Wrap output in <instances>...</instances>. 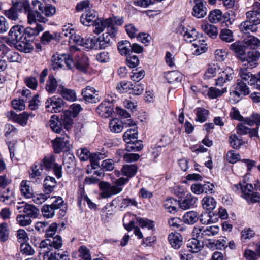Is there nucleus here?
I'll list each match as a JSON object with an SVG mask.
<instances>
[{
	"instance_id": "nucleus-37",
	"label": "nucleus",
	"mask_w": 260,
	"mask_h": 260,
	"mask_svg": "<svg viewBox=\"0 0 260 260\" xmlns=\"http://www.w3.org/2000/svg\"><path fill=\"white\" fill-rule=\"evenodd\" d=\"M56 101H51L50 102V113H59L63 108V102L62 99H55Z\"/></svg>"
},
{
	"instance_id": "nucleus-22",
	"label": "nucleus",
	"mask_w": 260,
	"mask_h": 260,
	"mask_svg": "<svg viewBox=\"0 0 260 260\" xmlns=\"http://www.w3.org/2000/svg\"><path fill=\"white\" fill-rule=\"evenodd\" d=\"M249 93V89L246 84L242 82H238L236 87L231 90L232 96H246Z\"/></svg>"
},
{
	"instance_id": "nucleus-26",
	"label": "nucleus",
	"mask_w": 260,
	"mask_h": 260,
	"mask_svg": "<svg viewBox=\"0 0 260 260\" xmlns=\"http://www.w3.org/2000/svg\"><path fill=\"white\" fill-rule=\"evenodd\" d=\"M48 239L42 240L39 244V260H49V244Z\"/></svg>"
},
{
	"instance_id": "nucleus-5",
	"label": "nucleus",
	"mask_w": 260,
	"mask_h": 260,
	"mask_svg": "<svg viewBox=\"0 0 260 260\" xmlns=\"http://www.w3.org/2000/svg\"><path fill=\"white\" fill-rule=\"evenodd\" d=\"M260 57V53L256 50H252L240 56V60L243 66L252 69L257 65V61Z\"/></svg>"
},
{
	"instance_id": "nucleus-47",
	"label": "nucleus",
	"mask_w": 260,
	"mask_h": 260,
	"mask_svg": "<svg viewBox=\"0 0 260 260\" xmlns=\"http://www.w3.org/2000/svg\"><path fill=\"white\" fill-rule=\"evenodd\" d=\"M123 122L117 118H114L110 120L109 122V128L114 133H119L123 129Z\"/></svg>"
},
{
	"instance_id": "nucleus-9",
	"label": "nucleus",
	"mask_w": 260,
	"mask_h": 260,
	"mask_svg": "<svg viewBox=\"0 0 260 260\" xmlns=\"http://www.w3.org/2000/svg\"><path fill=\"white\" fill-rule=\"evenodd\" d=\"M219 76L216 79L215 85L216 86H222L224 84L233 80L234 77V71L229 67L221 68L219 72Z\"/></svg>"
},
{
	"instance_id": "nucleus-50",
	"label": "nucleus",
	"mask_w": 260,
	"mask_h": 260,
	"mask_svg": "<svg viewBox=\"0 0 260 260\" xmlns=\"http://www.w3.org/2000/svg\"><path fill=\"white\" fill-rule=\"evenodd\" d=\"M204 226H194L192 232V237L201 241L202 239H206V235Z\"/></svg>"
},
{
	"instance_id": "nucleus-28",
	"label": "nucleus",
	"mask_w": 260,
	"mask_h": 260,
	"mask_svg": "<svg viewBox=\"0 0 260 260\" xmlns=\"http://www.w3.org/2000/svg\"><path fill=\"white\" fill-rule=\"evenodd\" d=\"M220 70H221V67L218 63L209 64L208 68L207 69L204 75V79H209L214 77L216 76L217 73H219Z\"/></svg>"
},
{
	"instance_id": "nucleus-45",
	"label": "nucleus",
	"mask_w": 260,
	"mask_h": 260,
	"mask_svg": "<svg viewBox=\"0 0 260 260\" xmlns=\"http://www.w3.org/2000/svg\"><path fill=\"white\" fill-rule=\"evenodd\" d=\"M137 223L142 228H146L149 230L154 229V221L146 218L138 217L136 219Z\"/></svg>"
},
{
	"instance_id": "nucleus-18",
	"label": "nucleus",
	"mask_w": 260,
	"mask_h": 260,
	"mask_svg": "<svg viewBox=\"0 0 260 260\" xmlns=\"http://www.w3.org/2000/svg\"><path fill=\"white\" fill-rule=\"evenodd\" d=\"M168 240L171 247L176 250L179 249L183 244L182 236L177 232H172L169 234Z\"/></svg>"
},
{
	"instance_id": "nucleus-39",
	"label": "nucleus",
	"mask_w": 260,
	"mask_h": 260,
	"mask_svg": "<svg viewBox=\"0 0 260 260\" xmlns=\"http://www.w3.org/2000/svg\"><path fill=\"white\" fill-rule=\"evenodd\" d=\"M183 219L185 223L192 225L199 220V214L194 211H190L184 215Z\"/></svg>"
},
{
	"instance_id": "nucleus-59",
	"label": "nucleus",
	"mask_w": 260,
	"mask_h": 260,
	"mask_svg": "<svg viewBox=\"0 0 260 260\" xmlns=\"http://www.w3.org/2000/svg\"><path fill=\"white\" fill-rule=\"evenodd\" d=\"M219 37L220 39L226 42H232L234 41L233 32L228 29H223L221 30Z\"/></svg>"
},
{
	"instance_id": "nucleus-54",
	"label": "nucleus",
	"mask_w": 260,
	"mask_h": 260,
	"mask_svg": "<svg viewBox=\"0 0 260 260\" xmlns=\"http://www.w3.org/2000/svg\"><path fill=\"white\" fill-rule=\"evenodd\" d=\"M138 131L137 127L131 128L127 130L123 134V138L125 142L129 141V140H137L138 138Z\"/></svg>"
},
{
	"instance_id": "nucleus-32",
	"label": "nucleus",
	"mask_w": 260,
	"mask_h": 260,
	"mask_svg": "<svg viewBox=\"0 0 260 260\" xmlns=\"http://www.w3.org/2000/svg\"><path fill=\"white\" fill-rule=\"evenodd\" d=\"M44 28L42 25L37 24L36 26L34 28L31 27H27L24 29V36L29 38L30 41L35 36L38 35L40 32L42 31Z\"/></svg>"
},
{
	"instance_id": "nucleus-23",
	"label": "nucleus",
	"mask_w": 260,
	"mask_h": 260,
	"mask_svg": "<svg viewBox=\"0 0 260 260\" xmlns=\"http://www.w3.org/2000/svg\"><path fill=\"white\" fill-rule=\"evenodd\" d=\"M114 100L112 99H105L100 105H99L97 109L104 113L105 117L110 116L113 112V107L112 103Z\"/></svg>"
},
{
	"instance_id": "nucleus-4",
	"label": "nucleus",
	"mask_w": 260,
	"mask_h": 260,
	"mask_svg": "<svg viewBox=\"0 0 260 260\" xmlns=\"http://www.w3.org/2000/svg\"><path fill=\"white\" fill-rule=\"evenodd\" d=\"M92 25L94 28L93 32L97 35L103 32L105 29H106L107 31H109V33L111 35H113L115 31V26H113L111 18L106 19L98 18Z\"/></svg>"
},
{
	"instance_id": "nucleus-15",
	"label": "nucleus",
	"mask_w": 260,
	"mask_h": 260,
	"mask_svg": "<svg viewBox=\"0 0 260 260\" xmlns=\"http://www.w3.org/2000/svg\"><path fill=\"white\" fill-rule=\"evenodd\" d=\"M237 188H240L242 193V197L246 200H251L253 203H255L256 200L252 198L253 186L251 184H248L246 182L243 183H239L236 185Z\"/></svg>"
},
{
	"instance_id": "nucleus-30",
	"label": "nucleus",
	"mask_w": 260,
	"mask_h": 260,
	"mask_svg": "<svg viewBox=\"0 0 260 260\" xmlns=\"http://www.w3.org/2000/svg\"><path fill=\"white\" fill-rule=\"evenodd\" d=\"M125 150L128 152L140 151L143 147L142 142L141 140H129V141L125 142Z\"/></svg>"
},
{
	"instance_id": "nucleus-42",
	"label": "nucleus",
	"mask_w": 260,
	"mask_h": 260,
	"mask_svg": "<svg viewBox=\"0 0 260 260\" xmlns=\"http://www.w3.org/2000/svg\"><path fill=\"white\" fill-rule=\"evenodd\" d=\"M195 111L196 115L195 120L196 121L203 123L207 120V116L209 114L208 110L202 107H198L195 109Z\"/></svg>"
},
{
	"instance_id": "nucleus-43",
	"label": "nucleus",
	"mask_w": 260,
	"mask_h": 260,
	"mask_svg": "<svg viewBox=\"0 0 260 260\" xmlns=\"http://www.w3.org/2000/svg\"><path fill=\"white\" fill-rule=\"evenodd\" d=\"M225 239L226 238L224 237L223 239L219 240L209 239L208 246L211 248H215L216 249H225L226 244Z\"/></svg>"
},
{
	"instance_id": "nucleus-40",
	"label": "nucleus",
	"mask_w": 260,
	"mask_h": 260,
	"mask_svg": "<svg viewBox=\"0 0 260 260\" xmlns=\"http://www.w3.org/2000/svg\"><path fill=\"white\" fill-rule=\"evenodd\" d=\"M240 29L241 31L245 34H249L250 32H254L257 31V25L252 24L249 20H247L243 22L240 25Z\"/></svg>"
},
{
	"instance_id": "nucleus-36",
	"label": "nucleus",
	"mask_w": 260,
	"mask_h": 260,
	"mask_svg": "<svg viewBox=\"0 0 260 260\" xmlns=\"http://www.w3.org/2000/svg\"><path fill=\"white\" fill-rule=\"evenodd\" d=\"M202 29L209 37L215 38L218 35V29L214 25L209 23H203L201 25Z\"/></svg>"
},
{
	"instance_id": "nucleus-38",
	"label": "nucleus",
	"mask_w": 260,
	"mask_h": 260,
	"mask_svg": "<svg viewBox=\"0 0 260 260\" xmlns=\"http://www.w3.org/2000/svg\"><path fill=\"white\" fill-rule=\"evenodd\" d=\"M164 77L168 83H173L180 81L182 78L181 74L177 71H173L165 73Z\"/></svg>"
},
{
	"instance_id": "nucleus-29",
	"label": "nucleus",
	"mask_w": 260,
	"mask_h": 260,
	"mask_svg": "<svg viewBox=\"0 0 260 260\" xmlns=\"http://www.w3.org/2000/svg\"><path fill=\"white\" fill-rule=\"evenodd\" d=\"M186 246L188 251L192 253H196L202 248L200 240L194 237L188 240Z\"/></svg>"
},
{
	"instance_id": "nucleus-16",
	"label": "nucleus",
	"mask_w": 260,
	"mask_h": 260,
	"mask_svg": "<svg viewBox=\"0 0 260 260\" xmlns=\"http://www.w3.org/2000/svg\"><path fill=\"white\" fill-rule=\"evenodd\" d=\"M108 156V151L103 149L101 152H95L91 153L90 156V165L92 169H95L101 168L99 161L107 157Z\"/></svg>"
},
{
	"instance_id": "nucleus-3",
	"label": "nucleus",
	"mask_w": 260,
	"mask_h": 260,
	"mask_svg": "<svg viewBox=\"0 0 260 260\" xmlns=\"http://www.w3.org/2000/svg\"><path fill=\"white\" fill-rule=\"evenodd\" d=\"M64 63L68 69L71 70L75 67L73 56L71 54L56 53L52 57V67L54 70L61 68Z\"/></svg>"
},
{
	"instance_id": "nucleus-34",
	"label": "nucleus",
	"mask_w": 260,
	"mask_h": 260,
	"mask_svg": "<svg viewBox=\"0 0 260 260\" xmlns=\"http://www.w3.org/2000/svg\"><path fill=\"white\" fill-rule=\"evenodd\" d=\"M229 142L230 146L235 149H239L244 143L242 136H238L236 134H232L229 136Z\"/></svg>"
},
{
	"instance_id": "nucleus-57",
	"label": "nucleus",
	"mask_w": 260,
	"mask_h": 260,
	"mask_svg": "<svg viewBox=\"0 0 260 260\" xmlns=\"http://www.w3.org/2000/svg\"><path fill=\"white\" fill-rule=\"evenodd\" d=\"M82 108L80 104H73L70 107L68 110H66L67 115H71V116L76 118L79 115Z\"/></svg>"
},
{
	"instance_id": "nucleus-21",
	"label": "nucleus",
	"mask_w": 260,
	"mask_h": 260,
	"mask_svg": "<svg viewBox=\"0 0 260 260\" xmlns=\"http://www.w3.org/2000/svg\"><path fill=\"white\" fill-rule=\"evenodd\" d=\"M117 32V28L115 27V31L113 35H111V34L109 33V31L103 34L102 36L99 37L98 41L99 42V46L100 49H105L107 47L110 45L111 39H113L115 37Z\"/></svg>"
},
{
	"instance_id": "nucleus-56",
	"label": "nucleus",
	"mask_w": 260,
	"mask_h": 260,
	"mask_svg": "<svg viewBox=\"0 0 260 260\" xmlns=\"http://www.w3.org/2000/svg\"><path fill=\"white\" fill-rule=\"evenodd\" d=\"M245 123L250 126H252L255 124L256 127L260 126V114L258 113H253L250 117L245 118Z\"/></svg>"
},
{
	"instance_id": "nucleus-7",
	"label": "nucleus",
	"mask_w": 260,
	"mask_h": 260,
	"mask_svg": "<svg viewBox=\"0 0 260 260\" xmlns=\"http://www.w3.org/2000/svg\"><path fill=\"white\" fill-rule=\"evenodd\" d=\"M70 137L67 134H63L60 137H57L51 141L54 152L58 154L62 152L64 148L67 150L69 148Z\"/></svg>"
},
{
	"instance_id": "nucleus-61",
	"label": "nucleus",
	"mask_w": 260,
	"mask_h": 260,
	"mask_svg": "<svg viewBox=\"0 0 260 260\" xmlns=\"http://www.w3.org/2000/svg\"><path fill=\"white\" fill-rule=\"evenodd\" d=\"M145 76V71L143 69H136L133 70L130 76L131 79L135 82H139Z\"/></svg>"
},
{
	"instance_id": "nucleus-13",
	"label": "nucleus",
	"mask_w": 260,
	"mask_h": 260,
	"mask_svg": "<svg viewBox=\"0 0 260 260\" xmlns=\"http://www.w3.org/2000/svg\"><path fill=\"white\" fill-rule=\"evenodd\" d=\"M192 15L197 18H202L207 14L206 2L202 0H194Z\"/></svg>"
},
{
	"instance_id": "nucleus-1",
	"label": "nucleus",
	"mask_w": 260,
	"mask_h": 260,
	"mask_svg": "<svg viewBox=\"0 0 260 260\" xmlns=\"http://www.w3.org/2000/svg\"><path fill=\"white\" fill-rule=\"evenodd\" d=\"M10 38L15 41V47L18 50L24 53H29L33 50L34 47L30 43V40L24 36L23 26L15 25L13 26L9 32Z\"/></svg>"
},
{
	"instance_id": "nucleus-20",
	"label": "nucleus",
	"mask_w": 260,
	"mask_h": 260,
	"mask_svg": "<svg viewBox=\"0 0 260 260\" xmlns=\"http://www.w3.org/2000/svg\"><path fill=\"white\" fill-rule=\"evenodd\" d=\"M15 200V191L10 188H8L0 193V201L6 205H11L14 203Z\"/></svg>"
},
{
	"instance_id": "nucleus-51",
	"label": "nucleus",
	"mask_w": 260,
	"mask_h": 260,
	"mask_svg": "<svg viewBox=\"0 0 260 260\" xmlns=\"http://www.w3.org/2000/svg\"><path fill=\"white\" fill-rule=\"evenodd\" d=\"M131 44L128 41H122L118 43V49L122 55H126L131 51Z\"/></svg>"
},
{
	"instance_id": "nucleus-58",
	"label": "nucleus",
	"mask_w": 260,
	"mask_h": 260,
	"mask_svg": "<svg viewBox=\"0 0 260 260\" xmlns=\"http://www.w3.org/2000/svg\"><path fill=\"white\" fill-rule=\"evenodd\" d=\"M9 236V230L8 225L6 223L0 224V241L4 242L6 241Z\"/></svg>"
},
{
	"instance_id": "nucleus-64",
	"label": "nucleus",
	"mask_w": 260,
	"mask_h": 260,
	"mask_svg": "<svg viewBox=\"0 0 260 260\" xmlns=\"http://www.w3.org/2000/svg\"><path fill=\"white\" fill-rule=\"evenodd\" d=\"M245 44L250 48H254L260 45V41L253 36H249L244 39Z\"/></svg>"
},
{
	"instance_id": "nucleus-27",
	"label": "nucleus",
	"mask_w": 260,
	"mask_h": 260,
	"mask_svg": "<svg viewBox=\"0 0 260 260\" xmlns=\"http://www.w3.org/2000/svg\"><path fill=\"white\" fill-rule=\"evenodd\" d=\"M83 38H82L80 35L76 34V31L74 35L69 39L68 42L71 45L70 51L71 52L78 51L79 50L76 46H82L83 44Z\"/></svg>"
},
{
	"instance_id": "nucleus-44",
	"label": "nucleus",
	"mask_w": 260,
	"mask_h": 260,
	"mask_svg": "<svg viewBox=\"0 0 260 260\" xmlns=\"http://www.w3.org/2000/svg\"><path fill=\"white\" fill-rule=\"evenodd\" d=\"M245 67L241 68L239 71V75L242 80L247 81L248 83L251 85V81L253 78H255V75H253L250 72H248L247 69Z\"/></svg>"
},
{
	"instance_id": "nucleus-2",
	"label": "nucleus",
	"mask_w": 260,
	"mask_h": 260,
	"mask_svg": "<svg viewBox=\"0 0 260 260\" xmlns=\"http://www.w3.org/2000/svg\"><path fill=\"white\" fill-rule=\"evenodd\" d=\"M74 117L71 115H67L64 111L62 114H53L51 116L50 119V127L55 133H60L62 131V124L64 128L69 130L73 124Z\"/></svg>"
},
{
	"instance_id": "nucleus-19",
	"label": "nucleus",
	"mask_w": 260,
	"mask_h": 260,
	"mask_svg": "<svg viewBox=\"0 0 260 260\" xmlns=\"http://www.w3.org/2000/svg\"><path fill=\"white\" fill-rule=\"evenodd\" d=\"M198 199L190 193H187L183 198L178 200L179 207L183 210H186L194 206Z\"/></svg>"
},
{
	"instance_id": "nucleus-24",
	"label": "nucleus",
	"mask_w": 260,
	"mask_h": 260,
	"mask_svg": "<svg viewBox=\"0 0 260 260\" xmlns=\"http://www.w3.org/2000/svg\"><path fill=\"white\" fill-rule=\"evenodd\" d=\"M55 157L53 155H50V171H51L57 179L62 176V166L55 162Z\"/></svg>"
},
{
	"instance_id": "nucleus-48",
	"label": "nucleus",
	"mask_w": 260,
	"mask_h": 260,
	"mask_svg": "<svg viewBox=\"0 0 260 260\" xmlns=\"http://www.w3.org/2000/svg\"><path fill=\"white\" fill-rule=\"evenodd\" d=\"M100 188L101 189L100 196L101 198H109L112 196V193H111L108 182H101L100 184Z\"/></svg>"
},
{
	"instance_id": "nucleus-49",
	"label": "nucleus",
	"mask_w": 260,
	"mask_h": 260,
	"mask_svg": "<svg viewBox=\"0 0 260 260\" xmlns=\"http://www.w3.org/2000/svg\"><path fill=\"white\" fill-rule=\"evenodd\" d=\"M193 45L194 46L195 48L193 54L196 55L201 54L205 52L207 49L206 47L207 45L205 43V41L203 40H199L198 42L194 43Z\"/></svg>"
},
{
	"instance_id": "nucleus-17",
	"label": "nucleus",
	"mask_w": 260,
	"mask_h": 260,
	"mask_svg": "<svg viewBox=\"0 0 260 260\" xmlns=\"http://www.w3.org/2000/svg\"><path fill=\"white\" fill-rule=\"evenodd\" d=\"M75 66L76 68L83 72H86L89 66L88 58L81 53H79L75 56Z\"/></svg>"
},
{
	"instance_id": "nucleus-31",
	"label": "nucleus",
	"mask_w": 260,
	"mask_h": 260,
	"mask_svg": "<svg viewBox=\"0 0 260 260\" xmlns=\"http://www.w3.org/2000/svg\"><path fill=\"white\" fill-rule=\"evenodd\" d=\"M177 205H179L178 200L173 198H167L164 203L165 209L172 214H174L177 211Z\"/></svg>"
},
{
	"instance_id": "nucleus-6",
	"label": "nucleus",
	"mask_w": 260,
	"mask_h": 260,
	"mask_svg": "<svg viewBox=\"0 0 260 260\" xmlns=\"http://www.w3.org/2000/svg\"><path fill=\"white\" fill-rule=\"evenodd\" d=\"M191 90L197 92V95H200L201 93L203 96H208L209 98H218L221 96L222 94L227 91L226 88L219 89L214 87L208 88V86H202V88L198 89L196 86L191 87Z\"/></svg>"
},
{
	"instance_id": "nucleus-60",
	"label": "nucleus",
	"mask_w": 260,
	"mask_h": 260,
	"mask_svg": "<svg viewBox=\"0 0 260 260\" xmlns=\"http://www.w3.org/2000/svg\"><path fill=\"white\" fill-rule=\"evenodd\" d=\"M6 57L10 62H19L21 60L19 54L10 49L7 52Z\"/></svg>"
},
{
	"instance_id": "nucleus-55",
	"label": "nucleus",
	"mask_w": 260,
	"mask_h": 260,
	"mask_svg": "<svg viewBox=\"0 0 260 260\" xmlns=\"http://www.w3.org/2000/svg\"><path fill=\"white\" fill-rule=\"evenodd\" d=\"M35 229L39 233H45L46 238H48L49 234V223L47 221H38L35 224Z\"/></svg>"
},
{
	"instance_id": "nucleus-10",
	"label": "nucleus",
	"mask_w": 260,
	"mask_h": 260,
	"mask_svg": "<svg viewBox=\"0 0 260 260\" xmlns=\"http://www.w3.org/2000/svg\"><path fill=\"white\" fill-rule=\"evenodd\" d=\"M111 206L118 207L121 210L125 209L129 206L137 207L138 203L134 198L131 199L128 197L123 198L122 196H117L112 201Z\"/></svg>"
},
{
	"instance_id": "nucleus-12",
	"label": "nucleus",
	"mask_w": 260,
	"mask_h": 260,
	"mask_svg": "<svg viewBox=\"0 0 260 260\" xmlns=\"http://www.w3.org/2000/svg\"><path fill=\"white\" fill-rule=\"evenodd\" d=\"M6 116L10 120L17 123L22 126H25L27 123V112L17 114L14 111H10L6 113Z\"/></svg>"
},
{
	"instance_id": "nucleus-25",
	"label": "nucleus",
	"mask_w": 260,
	"mask_h": 260,
	"mask_svg": "<svg viewBox=\"0 0 260 260\" xmlns=\"http://www.w3.org/2000/svg\"><path fill=\"white\" fill-rule=\"evenodd\" d=\"M20 190L21 195L26 199H30L33 196V189L30 186V182L27 180H23L20 184Z\"/></svg>"
},
{
	"instance_id": "nucleus-33",
	"label": "nucleus",
	"mask_w": 260,
	"mask_h": 260,
	"mask_svg": "<svg viewBox=\"0 0 260 260\" xmlns=\"http://www.w3.org/2000/svg\"><path fill=\"white\" fill-rule=\"evenodd\" d=\"M202 205L204 209L211 211L216 207V202L213 197L206 196L202 199Z\"/></svg>"
},
{
	"instance_id": "nucleus-63",
	"label": "nucleus",
	"mask_w": 260,
	"mask_h": 260,
	"mask_svg": "<svg viewBox=\"0 0 260 260\" xmlns=\"http://www.w3.org/2000/svg\"><path fill=\"white\" fill-rule=\"evenodd\" d=\"M255 235V231H254L251 228L245 227L241 231V239L244 240H249L254 237Z\"/></svg>"
},
{
	"instance_id": "nucleus-14",
	"label": "nucleus",
	"mask_w": 260,
	"mask_h": 260,
	"mask_svg": "<svg viewBox=\"0 0 260 260\" xmlns=\"http://www.w3.org/2000/svg\"><path fill=\"white\" fill-rule=\"evenodd\" d=\"M97 12L93 10H89L83 13L80 17L81 22L85 26H90L98 19Z\"/></svg>"
},
{
	"instance_id": "nucleus-41",
	"label": "nucleus",
	"mask_w": 260,
	"mask_h": 260,
	"mask_svg": "<svg viewBox=\"0 0 260 260\" xmlns=\"http://www.w3.org/2000/svg\"><path fill=\"white\" fill-rule=\"evenodd\" d=\"M117 154L122 156L124 160L128 162H135L139 160L140 155L137 153H125L124 150H118Z\"/></svg>"
},
{
	"instance_id": "nucleus-53",
	"label": "nucleus",
	"mask_w": 260,
	"mask_h": 260,
	"mask_svg": "<svg viewBox=\"0 0 260 260\" xmlns=\"http://www.w3.org/2000/svg\"><path fill=\"white\" fill-rule=\"evenodd\" d=\"M98 39L96 37L93 36L86 39L85 41L83 40V44L82 46L85 47L86 49H98Z\"/></svg>"
},
{
	"instance_id": "nucleus-46",
	"label": "nucleus",
	"mask_w": 260,
	"mask_h": 260,
	"mask_svg": "<svg viewBox=\"0 0 260 260\" xmlns=\"http://www.w3.org/2000/svg\"><path fill=\"white\" fill-rule=\"evenodd\" d=\"M222 17L221 11L219 9H215L210 12L208 18L211 23H216L222 20Z\"/></svg>"
},
{
	"instance_id": "nucleus-8",
	"label": "nucleus",
	"mask_w": 260,
	"mask_h": 260,
	"mask_svg": "<svg viewBox=\"0 0 260 260\" xmlns=\"http://www.w3.org/2000/svg\"><path fill=\"white\" fill-rule=\"evenodd\" d=\"M49 169V157L45 156L39 163H35L29 171V176L31 179H35L40 176L44 169Z\"/></svg>"
},
{
	"instance_id": "nucleus-52",
	"label": "nucleus",
	"mask_w": 260,
	"mask_h": 260,
	"mask_svg": "<svg viewBox=\"0 0 260 260\" xmlns=\"http://www.w3.org/2000/svg\"><path fill=\"white\" fill-rule=\"evenodd\" d=\"M38 209L32 204H25L24 213L29 217L35 218L38 214Z\"/></svg>"
},
{
	"instance_id": "nucleus-35",
	"label": "nucleus",
	"mask_w": 260,
	"mask_h": 260,
	"mask_svg": "<svg viewBox=\"0 0 260 260\" xmlns=\"http://www.w3.org/2000/svg\"><path fill=\"white\" fill-rule=\"evenodd\" d=\"M138 167L136 165H125L121 169L122 174L129 179L135 175L137 172Z\"/></svg>"
},
{
	"instance_id": "nucleus-11",
	"label": "nucleus",
	"mask_w": 260,
	"mask_h": 260,
	"mask_svg": "<svg viewBox=\"0 0 260 260\" xmlns=\"http://www.w3.org/2000/svg\"><path fill=\"white\" fill-rule=\"evenodd\" d=\"M247 19L256 25L260 24V3L255 2L252 5L251 10L246 13Z\"/></svg>"
},
{
	"instance_id": "nucleus-62",
	"label": "nucleus",
	"mask_w": 260,
	"mask_h": 260,
	"mask_svg": "<svg viewBox=\"0 0 260 260\" xmlns=\"http://www.w3.org/2000/svg\"><path fill=\"white\" fill-rule=\"evenodd\" d=\"M50 199L53 200L52 204L50 205V209L51 210L59 209L64 203L62 198L59 196L52 197Z\"/></svg>"
}]
</instances>
